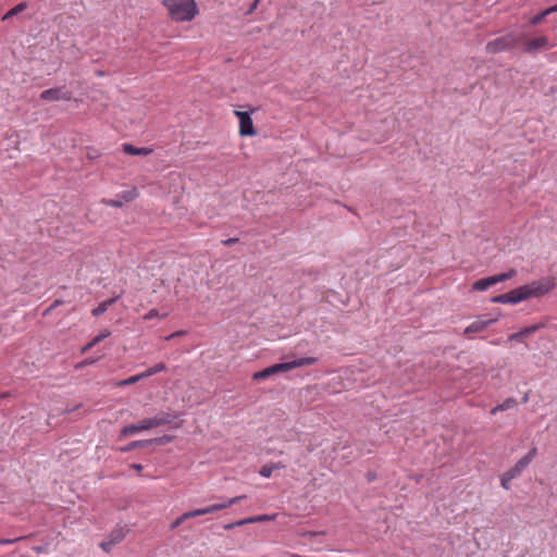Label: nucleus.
Segmentation results:
<instances>
[{
    "mask_svg": "<svg viewBox=\"0 0 557 557\" xmlns=\"http://www.w3.org/2000/svg\"><path fill=\"white\" fill-rule=\"evenodd\" d=\"M517 406V400L512 397L505 399L502 404L493 407L491 409L492 414H496L497 412L513 409Z\"/></svg>",
    "mask_w": 557,
    "mask_h": 557,
    "instance_id": "nucleus-18",
    "label": "nucleus"
},
{
    "mask_svg": "<svg viewBox=\"0 0 557 557\" xmlns=\"http://www.w3.org/2000/svg\"><path fill=\"white\" fill-rule=\"evenodd\" d=\"M120 296L112 297L108 300L102 301L98 307L94 308L91 313L94 317H99L103 314L109 307H111L113 304H115L119 300Z\"/></svg>",
    "mask_w": 557,
    "mask_h": 557,
    "instance_id": "nucleus-16",
    "label": "nucleus"
},
{
    "mask_svg": "<svg viewBox=\"0 0 557 557\" xmlns=\"http://www.w3.org/2000/svg\"><path fill=\"white\" fill-rule=\"evenodd\" d=\"M131 468L136 470L137 472H140L144 469L143 465H140V463H132Z\"/></svg>",
    "mask_w": 557,
    "mask_h": 557,
    "instance_id": "nucleus-41",
    "label": "nucleus"
},
{
    "mask_svg": "<svg viewBox=\"0 0 557 557\" xmlns=\"http://www.w3.org/2000/svg\"><path fill=\"white\" fill-rule=\"evenodd\" d=\"M185 334H186V331H176V332L170 334L169 336H166L165 339L171 341L175 337L184 336Z\"/></svg>",
    "mask_w": 557,
    "mask_h": 557,
    "instance_id": "nucleus-36",
    "label": "nucleus"
},
{
    "mask_svg": "<svg viewBox=\"0 0 557 557\" xmlns=\"http://www.w3.org/2000/svg\"><path fill=\"white\" fill-rule=\"evenodd\" d=\"M21 537H17V539H1L0 540V545H8V544H12V543H15L16 541H18Z\"/></svg>",
    "mask_w": 557,
    "mask_h": 557,
    "instance_id": "nucleus-37",
    "label": "nucleus"
},
{
    "mask_svg": "<svg viewBox=\"0 0 557 557\" xmlns=\"http://www.w3.org/2000/svg\"><path fill=\"white\" fill-rule=\"evenodd\" d=\"M54 306L51 304L47 309L44 311V315H48L52 310H54Z\"/></svg>",
    "mask_w": 557,
    "mask_h": 557,
    "instance_id": "nucleus-46",
    "label": "nucleus"
},
{
    "mask_svg": "<svg viewBox=\"0 0 557 557\" xmlns=\"http://www.w3.org/2000/svg\"><path fill=\"white\" fill-rule=\"evenodd\" d=\"M546 16H548V13H546V10L542 11L540 14L533 16L530 20V23L532 25H539Z\"/></svg>",
    "mask_w": 557,
    "mask_h": 557,
    "instance_id": "nucleus-29",
    "label": "nucleus"
},
{
    "mask_svg": "<svg viewBox=\"0 0 557 557\" xmlns=\"http://www.w3.org/2000/svg\"><path fill=\"white\" fill-rule=\"evenodd\" d=\"M110 331L108 330H104L102 332H100L94 339H92V344H98L100 343L101 341H103L104 338L109 337L110 336Z\"/></svg>",
    "mask_w": 557,
    "mask_h": 557,
    "instance_id": "nucleus-31",
    "label": "nucleus"
},
{
    "mask_svg": "<svg viewBox=\"0 0 557 557\" xmlns=\"http://www.w3.org/2000/svg\"><path fill=\"white\" fill-rule=\"evenodd\" d=\"M101 202L108 207H113V208H121L124 205L123 200L121 198H119V195L116 196L115 199H102Z\"/></svg>",
    "mask_w": 557,
    "mask_h": 557,
    "instance_id": "nucleus-27",
    "label": "nucleus"
},
{
    "mask_svg": "<svg viewBox=\"0 0 557 557\" xmlns=\"http://www.w3.org/2000/svg\"><path fill=\"white\" fill-rule=\"evenodd\" d=\"M508 478V472L506 471L503 476H502V480H500V483H502V486L506 490H509V483L512 481V480H507Z\"/></svg>",
    "mask_w": 557,
    "mask_h": 557,
    "instance_id": "nucleus-34",
    "label": "nucleus"
},
{
    "mask_svg": "<svg viewBox=\"0 0 557 557\" xmlns=\"http://www.w3.org/2000/svg\"><path fill=\"white\" fill-rule=\"evenodd\" d=\"M516 270L515 269H510L508 272L506 273H500V274H497V275H493V276H488V277H484V278H481V280H478L473 283L472 285V289L473 290H478V292H483V290H486L488 287L497 284V283H502L504 281H507V280H510L511 277H513L516 275Z\"/></svg>",
    "mask_w": 557,
    "mask_h": 557,
    "instance_id": "nucleus-5",
    "label": "nucleus"
},
{
    "mask_svg": "<svg viewBox=\"0 0 557 557\" xmlns=\"http://www.w3.org/2000/svg\"><path fill=\"white\" fill-rule=\"evenodd\" d=\"M540 327H541V325H539V324L524 327L521 331L509 335L508 341H510V342H520V341H522V338H524V337L533 334L534 332H536Z\"/></svg>",
    "mask_w": 557,
    "mask_h": 557,
    "instance_id": "nucleus-13",
    "label": "nucleus"
},
{
    "mask_svg": "<svg viewBox=\"0 0 557 557\" xmlns=\"http://www.w3.org/2000/svg\"><path fill=\"white\" fill-rule=\"evenodd\" d=\"M237 242H238V238L232 237V238H227V239L223 240L222 244L224 246H232V245H234Z\"/></svg>",
    "mask_w": 557,
    "mask_h": 557,
    "instance_id": "nucleus-38",
    "label": "nucleus"
},
{
    "mask_svg": "<svg viewBox=\"0 0 557 557\" xmlns=\"http://www.w3.org/2000/svg\"><path fill=\"white\" fill-rule=\"evenodd\" d=\"M162 4L169 11V15L176 22L191 21L198 14L195 0H163Z\"/></svg>",
    "mask_w": 557,
    "mask_h": 557,
    "instance_id": "nucleus-3",
    "label": "nucleus"
},
{
    "mask_svg": "<svg viewBox=\"0 0 557 557\" xmlns=\"http://www.w3.org/2000/svg\"><path fill=\"white\" fill-rule=\"evenodd\" d=\"M122 151L129 156H148L152 153V149L149 147H135L132 144L125 143L122 145Z\"/></svg>",
    "mask_w": 557,
    "mask_h": 557,
    "instance_id": "nucleus-12",
    "label": "nucleus"
},
{
    "mask_svg": "<svg viewBox=\"0 0 557 557\" xmlns=\"http://www.w3.org/2000/svg\"><path fill=\"white\" fill-rule=\"evenodd\" d=\"M114 545H115V544L112 542V540H110V539H109L108 541H103V542L100 544V547H101L104 552H110Z\"/></svg>",
    "mask_w": 557,
    "mask_h": 557,
    "instance_id": "nucleus-33",
    "label": "nucleus"
},
{
    "mask_svg": "<svg viewBox=\"0 0 557 557\" xmlns=\"http://www.w3.org/2000/svg\"><path fill=\"white\" fill-rule=\"evenodd\" d=\"M271 518L267 515L264 516H258V517H251V518H247V519H243V520H239V521H236V522H233V523H230L227 525H225V529L226 530H231L233 529L234 527H240V525H244V524H247V523H253V522H260V521H267V520H270Z\"/></svg>",
    "mask_w": 557,
    "mask_h": 557,
    "instance_id": "nucleus-15",
    "label": "nucleus"
},
{
    "mask_svg": "<svg viewBox=\"0 0 557 557\" xmlns=\"http://www.w3.org/2000/svg\"><path fill=\"white\" fill-rule=\"evenodd\" d=\"M208 513H209V510H208V506H207L203 508H198V509H194L190 511H186L183 513V518H185L187 520L190 518H195V517H199V516H203V515H208Z\"/></svg>",
    "mask_w": 557,
    "mask_h": 557,
    "instance_id": "nucleus-21",
    "label": "nucleus"
},
{
    "mask_svg": "<svg viewBox=\"0 0 557 557\" xmlns=\"http://www.w3.org/2000/svg\"><path fill=\"white\" fill-rule=\"evenodd\" d=\"M54 306L51 304L47 309L44 311V315H48L52 310H54Z\"/></svg>",
    "mask_w": 557,
    "mask_h": 557,
    "instance_id": "nucleus-45",
    "label": "nucleus"
},
{
    "mask_svg": "<svg viewBox=\"0 0 557 557\" xmlns=\"http://www.w3.org/2000/svg\"><path fill=\"white\" fill-rule=\"evenodd\" d=\"M96 344H92V341L90 343H88L86 346L83 347L82 351L83 352H86L87 350H89L91 347H94Z\"/></svg>",
    "mask_w": 557,
    "mask_h": 557,
    "instance_id": "nucleus-44",
    "label": "nucleus"
},
{
    "mask_svg": "<svg viewBox=\"0 0 557 557\" xmlns=\"http://www.w3.org/2000/svg\"><path fill=\"white\" fill-rule=\"evenodd\" d=\"M258 4H259V0H255V1L251 3V5H250V8H249V10H248V12H247V14L252 13V12L257 9Z\"/></svg>",
    "mask_w": 557,
    "mask_h": 557,
    "instance_id": "nucleus-39",
    "label": "nucleus"
},
{
    "mask_svg": "<svg viewBox=\"0 0 557 557\" xmlns=\"http://www.w3.org/2000/svg\"><path fill=\"white\" fill-rule=\"evenodd\" d=\"M150 445H151V442H149L148 440L134 441V442L129 443L127 446L123 447L122 451H129L137 447H147Z\"/></svg>",
    "mask_w": 557,
    "mask_h": 557,
    "instance_id": "nucleus-22",
    "label": "nucleus"
},
{
    "mask_svg": "<svg viewBox=\"0 0 557 557\" xmlns=\"http://www.w3.org/2000/svg\"><path fill=\"white\" fill-rule=\"evenodd\" d=\"M186 519L183 518V515L180 516L177 519H175L172 523H171V530H174L176 528H178Z\"/></svg>",
    "mask_w": 557,
    "mask_h": 557,
    "instance_id": "nucleus-35",
    "label": "nucleus"
},
{
    "mask_svg": "<svg viewBox=\"0 0 557 557\" xmlns=\"http://www.w3.org/2000/svg\"><path fill=\"white\" fill-rule=\"evenodd\" d=\"M495 319L490 320H475L472 323H470L463 331L465 334L470 335L473 333H479L484 331L490 324L495 322Z\"/></svg>",
    "mask_w": 557,
    "mask_h": 557,
    "instance_id": "nucleus-11",
    "label": "nucleus"
},
{
    "mask_svg": "<svg viewBox=\"0 0 557 557\" xmlns=\"http://www.w3.org/2000/svg\"><path fill=\"white\" fill-rule=\"evenodd\" d=\"M553 288L549 280H539L530 284L517 287L506 294H502L492 298L494 304L517 305L532 297H540L547 294Z\"/></svg>",
    "mask_w": 557,
    "mask_h": 557,
    "instance_id": "nucleus-1",
    "label": "nucleus"
},
{
    "mask_svg": "<svg viewBox=\"0 0 557 557\" xmlns=\"http://www.w3.org/2000/svg\"><path fill=\"white\" fill-rule=\"evenodd\" d=\"M148 441L151 442V445H153V444H156V445H163V444L170 443L172 441V436L163 435V436L151 438V440H148Z\"/></svg>",
    "mask_w": 557,
    "mask_h": 557,
    "instance_id": "nucleus-28",
    "label": "nucleus"
},
{
    "mask_svg": "<svg viewBox=\"0 0 557 557\" xmlns=\"http://www.w3.org/2000/svg\"><path fill=\"white\" fill-rule=\"evenodd\" d=\"M75 409H76V408H66V409L64 410V412L69 413V412L74 411Z\"/></svg>",
    "mask_w": 557,
    "mask_h": 557,
    "instance_id": "nucleus-50",
    "label": "nucleus"
},
{
    "mask_svg": "<svg viewBox=\"0 0 557 557\" xmlns=\"http://www.w3.org/2000/svg\"><path fill=\"white\" fill-rule=\"evenodd\" d=\"M178 419V416L170 411H161L154 417L141 420L139 423L125 425L121 434L124 436L134 435L140 431L150 430L157 426L172 424Z\"/></svg>",
    "mask_w": 557,
    "mask_h": 557,
    "instance_id": "nucleus-2",
    "label": "nucleus"
},
{
    "mask_svg": "<svg viewBox=\"0 0 557 557\" xmlns=\"http://www.w3.org/2000/svg\"><path fill=\"white\" fill-rule=\"evenodd\" d=\"M545 10H546V13H548V15H550L553 13H556L557 12V4L552 5V7L547 8V9H545Z\"/></svg>",
    "mask_w": 557,
    "mask_h": 557,
    "instance_id": "nucleus-42",
    "label": "nucleus"
},
{
    "mask_svg": "<svg viewBox=\"0 0 557 557\" xmlns=\"http://www.w3.org/2000/svg\"><path fill=\"white\" fill-rule=\"evenodd\" d=\"M137 197H138V191L136 188L124 190L119 194V198H121L124 203L132 201V200L136 199Z\"/></svg>",
    "mask_w": 557,
    "mask_h": 557,
    "instance_id": "nucleus-20",
    "label": "nucleus"
},
{
    "mask_svg": "<svg viewBox=\"0 0 557 557\" xmlns=\"http://www.w3.org/2000/svg\"><path fill=\"white\" fill-rule=\"evenodd\" d=\"M524 38V33L522 32H511L495 38L486 44V51L488 53H499L504 51H508L515 47H519L520 40Z\"/></svg>",
    "mask_w": 557,
    "mask_h": 557,
    "instance_id": "nucleus-4",
    "label": "nucleus"
},
{
    "mask_svg": "<svg viewBox=\"0 0 557 557\" xmlns=\"http://www.w3.org/2000/svg\"><path fill=\"white\" fill-rule=\"evenodd\" d=\"M125 537V531L123 528L115 529L109 535V539L116 545Z\"/></svg>",
    "mask_w": 557,
    "mask_h": 557,
    "instance_id": "nucleus-23",
    "label": "nucleus"
},
{
    "mask_svg": "<svg viewBox=\"0 0 557 557\" xmlns=\"http://www.w3.org/2000/svg\"><path fill=\"white\" fill-rule=\"evenodd\" d=\"M286 466L281 462H270L261 467L259 474L263 478H270L275 470L284 469Z\"/></svg>",
    "mask_w": 557,
    "mask_h": 557,
    "instance_id": "nucleus-14",
    "label": "nucleus"
},
{
    "mask_svg": "<svg viewBox=\"0 0 557 557\" xmlns=\"http://www.w3.org/2000/svg\"><path fill=\"white\" fill-rule=\"evenodd\" d=\"M527 401H529V394L528 393H525L523 395V397H522V403H527Z\"/></svg>",
    "mask_w": 557,
    "mask_h": 557,
    "instance_id": "nucleus-49",
    "label": "nucleus"
},
{
    "mask_svg": "<svg viewBox=\"0 0 557 557\" xmlns=\"http://www.w3.org/2000/svg\"><path fill=\"white\" fill-rule=\"evenodd\" d=\"M27 8V3L26 2H21L18 4H16L15 7H13L11 10H9L4 15H3V20H8V18H11L15 15H17L18 13L23 12L25 9Z\"/></svg>",
    "mask_w": 557,
    "mask_h": 557,
    "instance_id": "nucleus-19",
    "label": "nucleus"
},
{
    "mask_svg": "<svg viewBox=\"0 0 557 557\" xmlns=\"http://www.w3.org/2000/svg\"><path fill=\"white\" fill-rule=\"evenodd\" d=\"M318 362V359L315 357H301L297 358L290 361L275 363V368L278 373L281 372H287L296 368L306 367V366H312Z\"/></svg>",
    "mask_w": 557,
    "mask_h": 557,
    "instance_id": "nucleus-8",
    "label": "nucleus"
},
{
    "mask_svg": "<svg viewBox=\"0 0 557 557\" xmlns=\"http://www.w3.org/2000/svg\"><path fill=\"white\" fill-rule=\"evenodd\" d=\"M71 97V92L64 87L46 89L40 94V98L46 101L70 100Z\"/></svg>",
    "mask_w": 557,
    "mask_h": 557,
    "instance_id": "nucleus-9",
    "label": "nucleus"
},
{
    "mask_svg": "<svg viewBox=\"0 0 557 557\" xmlns=\"http://www.w3.org/2000/svg\"><path fill=\"white\" fill-rule=\"evenodd\" d=\"M528 466L529 465H527V462L522 458H520L512 468L507 470V472H508L507 480H513L517 476H519Z\"/></svg>",
    "mask_w": 557,
    "mask_h": 557,
    "instance_id": "nucleus-17",
    "label": "nucleus"
},
{
    "mask_svg": "<svg viewBox=\"0 0 557 557\" xmlns=\"http://www.w3.org/2000/svg\"><path fill=\"white\" fill-rule=\"evenodd\" d=\"M245 498H246V495H240V496H235V497L228 498L222 503L212 504V505L208 506L209 513L226 509L233 505L238 504L240 500H243Z\"/></svg>",
    "mask_w": 557,
    "mask_h": 557,
    "instance_id": "nucleus-10",
    "label": "nucleus"
},
{
    "mask_svg": "<svg viewBox=\"0 0 557 557\" xmlns=\"http://www.w3.org/2000/svg\"><path fill=\"white\" fill-rule=\"evenodd\" d=\"M271 375H272V373H271V371H270V369L268 367V368H265V369H263L261 371L255 372L252 374V379L255 381H260V380H265V379L270 377Z\"/></svg>",
    "mask_w": 557,
    "mask_h": 557,
    "instance_id": "nucleus-26",
    "label": "nucleus"
},
{
    "mask_svg": "<svg viewBox=\"0 0 557 557\" xmlns=\"http://www.w3.org/2000/svg\"><path fill=\"white\" fill-rule=\"evenodd\" d=\"M537 449L535 447L531 448L529 453L522 457V459L527 462V465H530L533 458L536 456Z\"/></svg>",
    "mask_w": 557,
    "mask_h": 557,
    "instance_id": "nucleus-30",
    "label": "nucleus"
},
{
    "mask_svg": "<svg viewBox=\"0 0 557 557\" xmlns=\"http://www.w3.org/2000/svg\"><path fill=\"white\" fill-rule=\"evenodd\" d=\"M62 304H63V301H62V300H60V299H57V300H54V301L52 302V305H53L55 308H57V307H59V306H61Z\"/></svg>",
    "mask_w": 557,
    "mask_h": 557,
    "instance_id": "nucleus-48",
    "label": "nucleus"
},
{
    "mask_svg": "<svg viewBox=\"0 0 557 557\" xmlns=\"http://www.w3.org/2000/svg\"><path fill=\"white\" fill-rule=\"evenodd\" d=\"M269 369H270V371H271L272 375H274V374L278 373L274 364H273V366H270V367H269Z\"/></svg>",
    "mask_w": 557,
    "mask_h": 557,
    "instance_id": "nucleus-47",
    "label": "nucleus"
},
{
    "mask_svg": "<svg viewBox=\"0 0 557 557\" xmlns=\"http://www.w3.org/2000/svg\"><path fill=\"white\" fill-rule=\"evenodd\" d=\"M137 382H138V381H137V376H136V374H135V375H132V376H129V377H127V379H125V380L120 381V382L117 383V385H120V386H126V385L135 384V383H137Z\"/></svg>",
    "mask_w": 557,
    "mask_h": 557,
    "instance_id": "nucleus-32",
    "label": "nucleus"
},
{
    "mask_svg": "<svg viewBox=\"0 0 557 557\" xmlns=\"http://www.w3.org/2000/svg\"><path fill=\"white\" fill-rule=\"evenodd\" d=\"M166 370V366L163 362H159L150 368H148L146 371L149 376L154 375L157 373L163 372Z\"/></svg>",
    "mask_w": 557,
    "mask_h": 557,
    "instance_id": "nucleus-25",
    "label": "nucleus"
},
{
    "mask_svg": "<svg viewBox=\"0 0 557 557\" xmlns=\"http://www.w3.org/2000/svg\"><path fill=\"white\" fill-rule=\"evenodd\" d=\"M548 40L545 36H539L535 38H528L524 34V38L520 40L519 47L523 52L527 53H535L541 50H545L548 48Z\"/></svg>",
    "mask_w": 557,
    "mask_h": 557,
    "instance_id": "nucleus-6",
    "label": "nucleus"
},
{
    "mask_svg": "<svg viewBox=\"0 0 557 557\" xmlns=\"http://www.w3.org/2000/svg\"><path fill=\"white\" fill-rule=\"evenodd\" d=\"M104 73H106V72L100 71V72H98V75H99V76H102Z\"/></svg>",
    "mask_w": 557,
    "mask_h": 557,
    "instance_id": "nucleus-51",
    "label": "nucleus"
},
{
    "mask_svg": "<svg viewBox=\"0 0 557 557\" xmlns=\"http://www.w3.org/2000/svg\"><path fill=\"white\" fill-rule=\"evenodd\" d=\"M136 376H137V381H138V382H139L140 380H143V379L149 377V375H148L147 371H144V372H141V373H138V374H136Z\"/></svg>",
    "mask_w": 557,
    "mask_h": 557,
    "instance_id": "nucleus-43",
    "label": "nucleus"
},
{
    "mask_svg": "<svg viewBox=\"0 0 557 557\" xmlns=\"http://www.w3.org/2000/svg\"><path fill=\"white\" fill-rule=\"evenodd\" d=\"M168 314V312L160 313L157 309H151L144 315V320L149 321L154 318L165 319Z\"/></svg>",
    "mask_w": 557,
    "mask_h": 557,
    "instance_id": "nucleus-24",
    "label": "nucleus"
},
{
    "mask_svg": "<svg viewBox=\"0 0 557 557\" xmlns=\"http://www.w3.org/2000/svg\"><path fill=\"white\" fill-rule=\"evenodd\" d=\"M235 116L239 121V134L240 136H255L256 129L251 119V112L248 111H234Z\"/></svg>",
    "mask_w": 557,
    "mask_h": 557,
    "instance_id": "nucleus-7",
    "label": "nucleus"
},
{
    "mask_svg": "<svg viewBox=\"0 0 557 557\" xmlns=\"http://www.w3.org/2000/svg\"><path fill=\"white\" fill-rule=\"evenodd\" d=\"M87 156H88V158H89V159H95V158H97V157H98V152H97V150H95V149H90V150L88 151Z\"/></svg>",
    "mask_w": 557,
    "mask_h": 557,
    "instance_id": "nucleus-40",
    "label": "nucleus"
}]
</instances>
